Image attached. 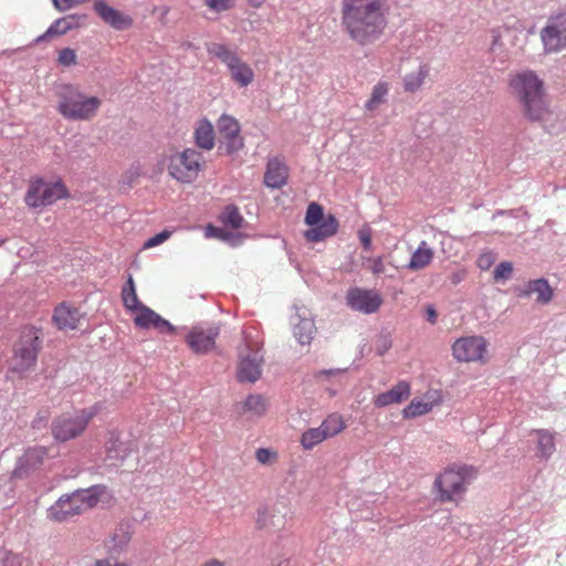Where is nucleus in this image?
Returning a JSON list of instances; mask_svg holds the SVG:
<instances>
[{"label":"nucleus","mask_w":566,"mask_h":566,"mask_svg":"<svg viewBox=\"0 0 566 566\" xmlns=\"http://www.w3.org/2000/svg\"><path fill=\"white\" fill-rule=\"evenodd\" d=\"M386 0H343L342 24L348 36L360 45L378 41L387 25Z\"/></svg>","instance_id":"f257e3e1"},{"label":"nucleus","mask_w":566,"mask_h":566,"mask_svg":"<svg viewBox=\"0 0 566 566\" xmlns=\"http://www.w3.org/2000/svg\"><path fill=\"white\" fill-rule=\"evenodd\" d=\"M510 86L518 99L522 113L531 122H545L551 115L543 82L532 71L516 74Z\"/></svg>","instance_id":"f03ea898"},{"label":"nucleus","mask_w":566,"mask_h":566,"mask_svg":"<svg viewBox=\"0 0 566 566\" xmlns=\"http://www.w3.org/2000/svg\"><path fill=\"white\" fill-rule=\"evenodd\" d=\"M476 476L478 470L472 465L451 464L447 467L433 482L437 499L442 503H458L467 493L468 484Z\"/></svg>","instance_id":"7ed1b4c3"},{"label":"nucleus","mask_w":566,"mask_h":566,"mask_svg":"<svg viewBox=\"0 0 566 566\" xmlns=\"http://www.w3.org/2000/svg\"><path fill=\"white\" fill-rule=\"evenodd\" d=\"M57 111L69 120H90L97 114L102 101L85 95L77 86L62 85L57 92Z\"/></svg>","instance_id":"20e7f679"},{"label":"nucleus","mask_w":566,"mask_h":566,"mask_svg":"<svg viewBox=\"0 0 566 566\" xmlns=\"http://www.w3.org/2000/svg\"><path fill=\"white\" fill-rule=\"evenodd\" d=\"M95 408L81 409L75 413H64L52 421L51 433L59 442H66L84 433L92 419L96 416Z\"/></svg>","instance_id":"39448f33"},{"label":"nucleus","mask_w":566,"mask_h":566,"mask_svg":"<svg viewBox=\"0 0 566 566\" xmlns=\"http://www.w3.org/2000/svg\"><path fill=\"white\" fill-rule=\"evenodd\" d=\"M40 340L34 328H24L19 340L14 344L11 369L23 374L34 367L36 363Z\"/></svg>","instance_id":"423d86ee"},{"label":"nucleus","mask_w":566,"mask_h":566,"mask_svg":"<svg viewBox=\"0 0 566 566\" xmlns=\"http://www.w3.org/2000/svg\"><path fill=\"white\" fill-rule=\"evenodd\" d=\"M305 223L310 229L304 232L308 242H321L338 230V221L333 214L324 217L323 208L317 202H311L305 214Z\"/></svg>","instance_id":"0eeeda50"},{"label":"nucleus","mask_w":566,"mask_h":566,"mask_svg":"<svg viewBox=\"0 0 566 566\" xmlns=\"http://www.w3.org/2000/svg\"><path fill=\"white\" fill-rule=\"evenodd\" d=\"M67 196L69 190L61 179L53 182L48 179H35L31 182L24 201L30 208H40L50 206Z\"/></svg>","instance_id":"6e6552de"},{"label":"nucleus","mask_w":566,"mask_h":566,"mask_svg":"<svg viewBox=\"0 0 566 566\" xmlns=\"http://www.w3.org/2000/svg\"><path fill=\"white\" fill-rule=\"evenodd\" d=\"M208 52L228 66L231 78L241 87H247L253 82L254 72L251 66L242 61L227 45L221 43H211L208 46Z\"/></svg>","instance_id":"1a4fd4ad"},{"label":"nucleus","mask_w":566,"mask_h":566,"mask_svg":"<svg viewBox=\"0 0 566 566\" xmlns=\"http://www.w3.org/2000/svg\"><path fill=\"white\" fill-rule=\"evenodd\" d=\"M452 357L458 363L485 364L489 360V343L480 335L463 336L451 346Z\"/></svg>","instance_id":"9d476101"},{"label":"nucleus","mask_w":566,"mask_h":566,"mask_svg":"<svg viewBox=\"0 0 566 566\" xmlns=\"http://www.w3.org/2000/svg\"><path fill=\"white\" fill-rule=\"evenodd\" d=\"M345 298L347 305L353 311H357L363 314H374L378 312L384 303V300L378 291L361 287L349 289Z\"/></svg>","instance_id":"9b49d317"},{"label":"nucleus","mask_w":566,"mask_h":566,"mask_svg":"<svg viewBox=\"0 0 566 566\" xmlns=\"http://www.w3.org/2000/svg\"><path fill=\"white\" fill-rule=\"evenodd\" d=\"M541 39L548 52L566 49V12L548 20L547 25L541 31Z\"/></svg>","instance_id":"f8f14e48"},{"label":"nucleus","mask_w":566,"mask_h":566,"mask_svg":"<svg viewBox=\"0 0 566 566\" xmlns=\"http://www.w3.org/2000/svg\"><path fill=\"white\" fill-rule=\"evenodd\" d=\"M219 334L220 327L218 325L195 326L187 334L186 343L193 353L205 355L214 349Z\"/></svg>","instance_id":"ddd939ff"},{"label":"nucleus","mask_w":566,"mask_h":566,"mask_svg":"<svg viewBox=\"0 0 566 566\" xmlns=\"http://www.w3.org/2000/svg\"><path fill=\"white\" fill-rule=\"evenodd\" d=\"M84 313L70 302L59 303L52 314L53 325L61 332H70L78 328Z\"/></svg>","instance_id":"4468645a"},{"label":"nucleus","mask_w":566,"mask_h":566,"mask_svg":"<svg viewBox=\"0 0 566 566\" xmlns=\"http://www.w3.org/2000/svg\"><path fill=\"white\" fill-rule=\"evenodd\" d=\"M134 312L136 313L134 323L139 328L154 327L160 333L169 335L176 332L175 326L146 305H142Z\"/></svg>","instance_id":"2eb2a0df"},{"label":"nucleus","mask_w":566,"mask_h":566,"mask_svg":"<svg viewBox=\"0 0 566 566\" xmlns=\"http://www.w3.org/2000/svg\"><path fill=\"white\" fill-rule=\"evenodd\" d=\"M205 163L201 160V154L195 149H185L181 154L169 158V177H177V170L182 166L185 172L198 174L202 170Z\"/></svg>","instance_id":"dca6fc26"},{"label":"nucleus","mask_w":566,"mask_h":566,"mask_svg":"<svg viewBox=\"0 0 566 566\" xmlns=\"http://www.w3.org/2000/svg\"><path fill=\"white\" fill-rule=\"evenodd\" d=\"M73 494L81 514L95 507L99 502L108 501L111 497L105 485H93L88 489L76 490Z\"/></svg>","instance_id":"f3484780"},{"label":"nucleus","mask_w":566,"mask_h":566,"mask_svg":"<svg viewBox=\"0 0 566 566\" xmlns=\"http://www.w3.org/2000/svg\"><path fill=\"white\" fill-rule=\"evenodd\" d=\"M263 356L259 348L247 356H242L238 366L237 377L240 382H255L262 374Z\"/></svg>","instance_id":"a211bd4d"},{"label":"nucleus","mask_w":566,"mask_h":566,"mask_svg":"<svg viewBox=\"0 0 566 566\" xmlns=\"http://www.w3.org/2000/svg\"><path fill=\"white\" fill-rule=\"evenodd\" d=\"M48 457V450L44 447H32L19 458L14 468L13 475L15 478H24L31 471L36 470Z\"/></svg>","instance_id":"6ab92c4d"},{"label":"nucleus","mask_w":566,"mask_h":566,"mask_svg":"<svg viewBox=\"0 0 566 566\" xmlns=\"http://www.w3.org/2000/svg\"><path fill=\"white\" fill-rule=\"evenodd\" d=\"M78 506L75 504L74 494L62 495L48 510V518L54 522H64L80 515Z\"/></svg>","instance_id":"aec40b11"},{"label":"nucleus","mask_w":566,"mask_h":566,"mask_svg":"<svg viewBox=\"0 0 566 566\" xmlns=\"http://www.w3.org/2000/svg\"><path fill=\"white\" fill-rule=\"evenodd\" d=\"M410 394V384L406 380H400L391 389L377 395L374 398V405L377 408H385L394 403H401L409 398Z\"/></svg>","instance_id":"412c9836"},{"label":"nucleus","mask_w":566,"mask_h":566,"mask_svg":"<svg viewBox=\"0 0 566 566\" xmlns=\"http://www.w3.org/2000/svg\"><path fill=\"white\" fill-rule=\"evenodd\" d=\"M94 10L105 23L116 30H125L132 23V20L128 17L124 15L113 7H109L103 0L95 1Z\"/></svg>","instance_id":"4be33fe9"},{"label":"nucleus","mask_w":566,"mask_h":566,"mask_svg":"<svg viewBox=\"0 0 566 566\" xmlns=\"http://www.w3.org/2000/svg\"><path fill=\"white\" fill-rule=\"evenodd\" d=\"M83 17H78L75 14H69L66 17L55 20L44 34L35 39V43H41L44 40L55 35L65 34L67 31L77 28L80 25V20Z\"/></svg>","instance_id":"5701e85b"},{"label":"nucleus","mask_w":566,"mask_h":566,"mask_svg":"<svg viewBox=\"0 0 566 566\" xmlns=\"http://www.w3.org/2000/svg\"><path fill=\"white\" fill-rule=\"evenodd\" d=\"M434 252L426 241H421L412 253L407 268L411 271H419L427 268L433 260Z\"/></svg>","instance_id":"b1692460"},{"label":"nucleus","mask_w":566,"mask_h":566,"mask_svg":"<svg viewBox=\"0 0 566 566\" xmlns=\"http://www.w3.org/2000/svg\"><path fill=\"white\" fill-rule=\"evenodd\" d=\"M195 142L198 147L210 150L214 146V130L208 119H201L195 130Z\"/></svg>","instance_id":"393cba45"},{"label":"nucleus","mask_w":566,"mask_h":566,"mask_svg":"<svg viewBox=\"0 0 566 566\" xmlns=\"http://www.w3.org/2000/svg\"><path fill=\"white\" fill-rule=\"evenodd\" d=\"M527 295L536 294V301L542 304H547L552 301L554 292L548 282L544 279L533 280L527 284L525 291Z\"/></svg>","instance_id":"a878e982"},{"label":"nucleus","mask_w":566,"mask_h":566,"mask_svg":"<svg viewBox=\"0 0 566 566\" xmlns=\"http://www.w3.org/2000/svg\"><path fill=\"white\" fill-rule=\"evenodd\" d=\"M319 427L326 438L331 439L346 429V422L340 413L333 412L323 420Z\"/></svg>","instance_id":"bb28decb"},{"label":"nucleus","mask_w":566,"mask_h":566,"mask_svg":"<svg viewBox=\"0 0 566 566\" xmlns=\"http://www.w3.org/2000/svg\"><path fill=\"white\" fill-rule=\"evenodd\" d=\"M286 516L280 512H262L258 517V525L260 528L283 530L286 525Z\"/></svg>","instance_id":"cd10ccee"},{"label":"nucleus","mask_w":566,"mask_h":566,"mask_svg":"<svg viewBox=\"0 0 566 566\" xmlns=\"http://www.w3.org/2000/svg\"><path fill=\"white\" fill-rule=\"evenodd\" d=\"M537 436L538 455L548 459L555 451V436L545 429L534 431Z\"/></svg>","instance_id":"c85d7f7f"},{"label":"nucleus","mask_w":566,"mask_h":566,"mask_svg":"<svg viewBox=\"0 0 566 566\" xmlns=\"http://www.w3.org/2000/svg\"><path fill=\"white\" fill-rule=\"evenodd\" d=\"M428 75H429V67L424 64L419 65V67L416 71L407 74L403 77L405 91L411 92V93L416 92L417 90H419L421 87V85L423 84V82Z\"/></svg>","instance_id":"c756f323"},{"label":"nucleus","mask_w":566,"mask_h":566,"mask_svg":"<svg viewBox=\"0 0 566 566\" xmlns=\"http://www.w3.org/2000/svg\"><path fill=\"white\" fill-rule=\"evenodd\" d=\"M122 301L125 308L130 312L136 311L143 305L138 300L135 282L132 275L128 276L126 284L122 290Z\"/></svg>","instance_id":"7c9ffc66"},{"label":"nucleus","mask_w":566,"mask_h":566,"mask_svg":"<svg viewBox=\"0 0 566 566\" xmlns=\"http://www.w3.org/2000/svg\"><path fill=\"white\" fill-rule=\"evenodd\" d=\"M219 220L226 227H229L233 230L240 229L244 223V219L241 216L238 207L233 205H229L223 209V211L219 216Z\"/></svg>","instance_id":"2f4dec72"},{"label":"nucleus","mask_w":566,"mask_h":566,"mask_svg":"<svg viewBox=\"0 0 566 566\" xmlns=\"http://www.w3.org/2000/svg\"><path fill=\"white\" fill-rule=\"evenodd\" d=\"M327 440L321 427L310 428L301 436L300 443L304 450H312L323 441Z\"/></svg>","instance_id":"473e14b6"},{"label":"nucleus","mask_w":566,"mask_h":566,"mask_svg":"<svg viewBox=\"0 0 566 566\" xmlns=\"http://www.w3.org/2000/svg\"><path fill=\"white\" fill-rule=\"evenodd\" d=\"M433 406V402L412 399L410 403L402 410L403 418L409 419L427 415L432 410Z\"/></svg>","instance_id":"72a5a7b5"},{"label":"nucleus","mask_w":566,"mask_h":566,"mask_svg":"<svg viewBox=\"0 0 566 566\" xmlns=\"http://www.w3.org/2000/svg\"><path fill=\"white\" fill-rule=\"evenodd\" d=\"M387 94L388 85L386 83H378L374 86L370 98L365 104V108L370 112L377 109L386 102Z\"/></svg>","instance_id":"f704fd0d"},{"label":"nucleus","mask_w":566,"mask_h":566,"mask_svg":"<svg viewBox=\"0 0 566 566\" xmlns=\"http://www.w3.org/2000/svg\"><path fill=\"white\" fill-rule=\"evenodd\" d=\"M240 124L239 122L229 115H222L218 120V130L220 134V138L231 137L233 135L240 134Z\"/></svg>","instance_id":"c9c22d12"},{"label":"nucleus","mask_w":566,"mask_h":566,"mask_svg":"<svg viewBox=\"0 0 566 566\" xmlns=\"http://www.w3.org/2000/svg\"><path fill=\"white\" fill-rule=\"evenodd\" d=\"M289 172L284 158L274 156L268 160L264 177H287Z\"/></svg>","instance_id":"e433bc0d"},{"label":"nucleus","mask_w":566,"mask_h":566,"mask_svg":"<svg viewBox=\"0 0 566 566\" xmlns=\"http://www.w3.org/2000/svg\"><path fill=\"white\" fill-rule=\"evenodd\" d=\"M315 333V325L312 321L302 319L294 327V335L302 345L310 344Z\"/></svg>","instance_id":"4c0bfd02"},{"label":"nucleus","mask_w":566,"mask_h":566,"mask_svg":"<svg viewBox=\"0 0 566 566\" xmlns=\"http://www.w3.org/2000/svg\"><path fill=\"white\" fill-rule=\"evenodd\" d=\"M244 143L240 134L231 137L219 138V151L226 155H234L242 149Z\"/></svg>","instance_id":"58836bf2"},{"label":"nucleus","mask_w":566,"mask_h":566,"mask_svg":"<svg viewBox=\"0 0 566 566\" xmlns=\"http://www.w3.org/2000/svg\"><path fill=\"white\" fill-rule=\"evenodd\" d=\"M266 400L261 395H250L244 401V409L258 416L263 415L266 410Z\"/></svg>","instance_id":"ea45409f"},{"label":"nucleus","mask_w":566,"mask_h":566,"mask_svg":"<svg viewBox=\"0 0 566 566\" xmlns=\"http://www.w3.org/2000/svg\"><path fill=\"white\" fill-rule=\"evenodd\" d=\"M513 273V264L509 261L501 262L497 264L493 272L494 281H505L512 276Z\"/></svg>","instance_id":"a19ab883"},{"label":"nucleus","mask_w":566,"mask_h":566,"mask_svg":"<svg viewBox=\"0 0 566 566\" xmlns=\"http://www.w3.org/2000/svg\"><path fill=\"white\" fill-rule=\"evenodd\" d=\"M255 459L261 464H272L277 460V453L269 448H260L255 451Z\"/></svg>","instance_id":"79ce46f5"},{"label":"nucleus","mask_w":566,"mask_h":566,"mask_svg":"<svg viewBox=\"0 0 566 566\" xmlns=\"http://www.w3.org/2000/svg\"><path fill=\"white\" fill-rule=\"evenodd\" d=\"M496 253L493 251H486L479 255L476 260V265L482 271L489 270L496 261Z\"/></svg>","instance_id":"37998d69"},{"label":"nucleus","mask_w":566,"mask_h":566,"mask_svg":"<svg viewBox=\"0 0 566 566\" xmlns=\"http://www.w3.org/2000/svg\"><path fill=\"white\" fill-rule=\"evenodd\" d=\"M171 234H172V231H170V230H164L160 233L155 234L154 237L149 238L144 243V249L155 248V247L164 243L171 237Z\"/></svg>","instance_id":"c03bdc74"},{"label":"nucleus","mask_w":566,"mask_h":566,"mask_svg":"<svg viewBox=\"0 0 566 566\" xmlns=\"http://www.w3.org/2000/svg\"><path fill=\"white\" fill-rule=\"evenodd\" d=\"M0 566H21L20 557L9 551L0 548Z\"/></svg>","instance_id":"a18cd8bd"},{"label":"nucleus","mask_w":566,"mask_h":566,"mask_svg":"<svg viewBox=\"0 0 566 566\" xmlns=\"http://www.w3.org/2000/svg\"><path fill=\"white\" fill-rule=\"evenodd\" d=\"M205 237L206 238H217V239L226 241L230 238V233L224 231L221 228L214 227L213 224L209 223L205 228Z\"/></svg>","instance_id":"49530a36"},{"label":"nucleus","mask_w":566,"mask_h":566,"mask_svg":"<svg viewBox=\"0 0 566 566\" xmlns=\"http://www.w3.org/2000/svg\"><path fill=\"white\" fill-rule=\"evenodd\" d=\"M368 269L373 272L375 275H379L385 273L386 265L384 262L382 256H376V258H369L367 259Z\"/></svg>","instance_id":"de8ad7c7"},{"label":"nucleus","mask_w":566,"mask_h":566,"mask_svg":"<svg viewBox=\"0 0 566 566\" xmlns=\"http://www.w3.org/2000/svg\"><path fill=\"white\" fill-rule=\"evenodd\" d=\"M205 3L217 12L227 11L233 7V0H205Z\"/></svg>","instance_id":"09e8293b"},{"label":"nucleus","mask_w":566,"mask_h":566,"mask_svg":"<svg viewBox=\"0 0 566 566\" xmlns=\"http://www.w3.org/2000/svg\"><path fill=\"white\" fill-rule=\"evenodd\" d=\"M59 62L62 65L71 66L76 63V54L72 49H63L59 52Z\"/></svg>","instance_id":"8fccbe9b"},{"label":"nucleus","mask_w":566,"mask_h":566,"mask_svg":"<svg viewBox=\"0 0 566 566\" xmlns=\"http://www.w3.org/2000/svg\"><path fill=\"white\" fill-rule=\"evenodd\" d=\"M358 238L364 249L369 251L371 249V230L370 228H363L358 231Z\"/></svg>","instance_id":"3c124183"},{"label":"nucleus","mask_w":566,"mask_h":566,"mask_svg":"<svg viewBox=\"0 0 566 566\" xmlns=\"http://www.w3.org/2000/svg\"><path fill=\"white\" fill-rule=\"evenodd\" d=\"M286 179H264V184L271 188H281L285 185Z\"/></svg>","instance_id":"603ef678"},{"label":"nucleus","mask_w":566,"mask_h":566,"mask_svg":"<svg viewBox=\"0 0 566 566\" xmlns=\"http://www.w3.org/2000/svg\"><path fill=\"white\" fill-rule=\"evenodd\" d=\"M94 566H127V565L124 563L112 562L109 559H98L95 562Z\"/></svg>","instance_id":"864d4df0"},{"label":"nucleus","mask_w":566,"mask_h":566,"mask_svg":"<svg viewBox=\"0 0 566 566\" xmlns=\"http://www.w3.org/2000/svg\"><path fill=\"white\" fill-rule=\"evenodd\" d=\"M427 314H428V321L431 323V324H434L436 321H437V312L434 311L433 307L431 306H428L427 308Z\"/></svg>","instance_id":"5fc2aeb1"},{"label":"nucleus","mask_w":566,"mask_h":566,"mask_svg":"<svg viewBox=\"0 0 566 566\" xmlns=\"http://www.w3.org/2000/svg\"><path fill=\"white\" fill-rule=\"evenodd\" d=\"M201 566H226L223 562L218 558H210L206 560Z\"/></svg>","instance_id":"6e6d98bb"},{"label":"nucleus","mask_w":566,"mask_h":566,"mask_svg":"<svg viewBox=\"0 0 566 566\" xmlns=\"http://www.w3.org/2000/svg\"><path fill=\"white\" fill-rule=\"evenodd\" d=\"M391 347L390 340H385L382 345L378 346L377 352L379 355H384Z\"/></svg>","instance_id":"4d7b16f0"},{"label":"nucleus","mask_w":566,"mask_h":566,"mask_svg":"<svg viewBox=\"0 0 566 566\" xmlns=\"http://www.w3.org/2000/svg\"><path fill=\"white\" fill-rule=\"evenodd\" d=\"M465 274H467V272L464 270H461L460 272L454 273L452 275V282L453 283L460 282L465 276Z\"/></svg>","instance_id":"13d9d810"},{"label":"nucleus","mask_w":566,"mask_h":566,"mask_svg":"<svg viewBox=\"0 0 566 566\" xmlns=\"http://www.w3.org/2000/svg\"><path fill=\"white\" fill-rule=\"evenodd\" d=\"M266 0H248L249 4L253 8H260Z\"/></svg>","instance_id":"bf43d9fd"},{"label":"nucleus","mask_w":566,"mask_h":566,"mask_svg":"<svg viewBox=\"0 0 566 566\" xmlns=\"http://www.w3.org/2000/svg\"><path fill=\"white\" fill-rule=\"evenodd\" d=\"M496 44H497V36H496V35H494V36H493V43H492V46H491V49H492L493 51L495 50Z\"/></svg>","instance_id":"052dcab7"},{"label":"nucleus","mask_w":566,"mask_h":566,"mask_svg":"<svg viewBox=\"0 0 566 566\" xmlns=\"http://www.w3.org/2000/svg\"><path fill=\"white\" fill-rule=\"evenodd\" d=\"M120 188H122V189H124V190H126V189H128V188H132V185H130V182H128V184H127V186L123 185Z\"/></svg>","instance_id":"680f3d73"}]
</instances>
